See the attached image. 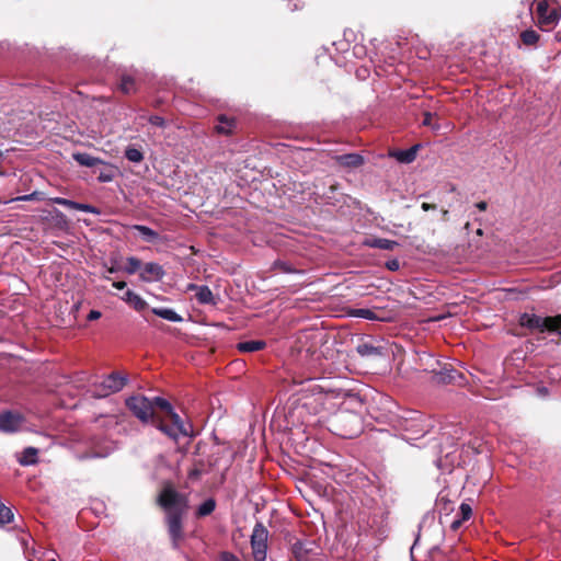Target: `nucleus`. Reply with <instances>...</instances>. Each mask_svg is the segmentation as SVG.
I'll return each instance as SVG.
<instances>
[{
    "mask_svg": "<svg viewBox=\"0 0 561 561\" xmlns=\"http://www.w3.org/2000/svg\"><path fill=\"white\" fill-rule=\"evenodd\" d=\"M319 381L309 380V385L306 388L304 396L302 407L312 412L313 414H318L322 411H334L337 405V399L340 398V392L331 389L327 383V379H320Z\"/></svg>",
    "mask_w": 561,
    "mask_h": 561,
    "instance_id": "obj_1",
    "label": "nucleus"
},
{
    "mask_svg": "<svg viewBox=\"0 0 561 561\" xmlns=\"http://www.w3.org/2000/svg\"><path fill=\"white\" fill-rule=\"evenodd\" d=\"M522 327L539 332L557 333L561 336V314L540 317L535 313H523L519 318Z\"/></svg>",
    "mask_w": 561,
    "mask_h": 561,
    "instance_id": "obj_2",
    "label": "nucleus"
},
{
    "mask_svg": "<svg viewBox=\"0 0 561 561\" xmlns=\"http://www.w3.org/2000/svg\"><path fill=\"white\" fill-rule=\"evenodd\" d=\"M127 381V375L114 371L104 377L100 382L93 385L94 393L99 398H105L121 391L126 386Z\"/></svg>",
    "mask_w": 561,
    "mask_h": 561,
    "instance_id": "obj_3",
    "label": "nucleus"
},
{
    "mask_svg": "<svg viewBox=\"0 0 561 561\" xmlns=\"http://www.w3.org/2000/svg\"><path fill=\"white\" fill-rule=\"evenodd\" d=\"M159 504L167 511V515L172 513L183 515L187 508L186 499L170 486L164 488L160 493Z\"/></svg>",
    "mask_w": 561,
    "mask_h": 561,
    "instance_id": "obj_4",
    "label": "nucleus"
},
{
    "mask_svg": "<svg viewBox=\"0 0 561 561\" xmlns=\"http://www.w3.org/2000/svg\"><path fill=\"white\" fill-rule=\"evenodd\" d=\"M159 504L167 511V515L172 513L183 515L187 508L186 499L170 486L164 488L160 493Z\"/></svg>",
    "mask_w": 561,
    "mask_h": 561,
    "instance_id": "obj_5",
    "label": "nucleus"
},
{
    "mask_svg": "<svg viewBox=\"0 0 561 561\" xmlns=\"http://www.w3.org/2000/svg\"><path fill=\"white\" fill-rule=\"evenodd\" d=\"M268 530L262 523H256L251 535L252 556L255 561H265L267 556Z\"/></svg>",
    "mask_w": 561,
    "mask_h": 561,
    "instance_id": "obj_6",
    "label": "nucleus"
},
{
    "mask_svg": "<svg viewBox=\"0 0 561 561\" xmlns=\"http://www.w3.org/2000/svg\"><path fill=\"white\" fill-rule=\"evenodd\" d=\"M127 408L144 423L153 417V402L145 396H133L126 399Z\"/></svg>",
    "mask_w": 561,
    "mask_h": 561,
    "instance_id": "obj_7",
    "label": "nucleus"
},
{
    "mask_svg": "<svg viewBox=\"0 0 561 561\" xmlns=\"http://www.w3.org/2000/svg\"><path fill=\"white\" fill-rule=\"evenodd\" d=\"M295 561H324L321 548L312 540L298 541L293 546Z\"/></svg>",
    "mask_w": 561,
    "mask_h": 561,
    "instance_id": "obj_8",
    "label": "nucleus"
},
{
    "mask_svg": "<svg viewBox=\"0 0 561 561\" xmlns=\"http://www.w3.org/2000/svg\"><path fill=\"white\" fill-rule=\"evenodd\" d=\"M534 5L538 23L542 27H551L558 22L559 15L556 9H550V0H535Z\"/></svg>",
    "mask_w": 561,
    "mask_h": 561,
    "instance_id": "obj_9",
    "label": "nucleus"
},
{
    "mask_svg": "<svg viewBox=\"0 0 561 561\" xmlns=\"http://www.w3.org/2000/svg\"><path fill=\"white\" fill-rule=\"evenodd\" d=\"M23 424V417L19 413L7 411L0 414V431L5 433L16 432Z\"/></svg>",
    "mask_w": 561,
    "mask_h": 561,
    "instance_id": "obj_10",
    "label": "nucleus"
},
{
    "mask_svg": "<svg viewBox=\"0 0 561 561\" xmlns=\"http://www.w3.org/2000/svg\"><path fill=\"white\" fill-rule=\"evenodd\" d=\"M182 516L183 515H180L179 513L167 515L168 529L174 547H178L179 541L183 537Z\"/></svg>",
    "mask_w": 561,
    "mask_h": 561,
    "instance_id": "obj_11",
    "label": "nucleus"
},
{
    "mask_svg": "<svg viewBox=\"0 0 561 561\" xmlns=\"http://www.w3.org/2000/svg\"><path fill=\"white\" fill-rule=\"evenodd\" d=\"M164 276V270L162 266L154 262L146 263L141 270L139 277L146 283L159 282Z\"/></svg>",
    "mask_w": 561,
    "mask_h": 561,
    "instance_id": "obj_12",
    "label": "nucleus"
},
{
    "mask_svg": "<svg viewBox=\"0 0 561 561\" xmlns=\"http://www.w3.org/2000/svg\"><path fill=\"white\" fill-rule=\"evenodd\" d=\"M186 291H195V297L199 304L215 305L214 295L208 286H205V285L199 286V285L191 283L186 286Z\"/></svg>",
    "mask_w": 561,
    "mask_h": 561,
    "instance_id": "obj_13",
    "label": "nucleus"
},
{
    "mask_svg": "<svg viewBox=\"0 0 561 561\" xmlns=\"http://www.w3.org/2000/svg\"><path fill=\"white\" fill-rule=\"evenodd\" d=\"M364 244L369 248L381 249L392 251L394 248L399 245V243L394 240H389L385 238H370L364 241Z\"/></svg>",
    "mask_w": 561,
    "mask_h": 561,
    "instance_id": "obj_14",
    "label": "nucleus"
},
{
    "mask_svg": "<svg viewBox=\"0 0 561 561\" xmlns=\"http://www.w3.org/2000/svg\"><path fill=\"white\" fill-rule=\"evenodd\" d=\"M121 298L137 311H142L148 306L147 302L138 294L130 289L126 290Z\"/></svg>",
    "mask_w": 561,
    "mask_h": 561,
    "instance_id": "obj_15",
    "label": "nucleus"
},
{
    "mask_svg": "<svg viewBox=\"0 0 561 561\" xmlns=\"http://www.w3.org/2000/svg\"><path fill=\"white\" fill-rule=\"evenodd\" d=\"M336 161L347 168H358L364 163V158L358 153H347L336 157Z\"/></svg>",
    "mask_w": 561,
    "mask_h": 561,
    "instance_id": "obj_16",
    "label": "nucleus"
},
{
    "mask_svg": "<svg viewBox=\"0 0 561 561\" xmlns=\"http://www.w3.org/2000/svg\"><path fill=\"white\" fill-rule=\"evenodd\" d=\"M419 145L413 146L407 150H398L394 152H391L390 156L396 158L401 163H411L416 158V152L419 149Z\"/></svg>",
    "mask_w": 561,
    "mask_h": 561,
    "instance_id": "obj_17",
    "label": "nucleus"
},
{
    "mask_svg": "<svg viewBox=\"0 0 561 561\" xmlns=\"http://www.w3.org/2000/svg\"><path fill=\"white\" fill-rule=\"evenodd\" d=\"M73 159L83 167L92 168L98 164H106L103 160L95 158L85 152H76L73 153Z\"/></svg>",
    "mask_w": 561,
    "mask_h": 561,
    "instance_id": "obj_18",
    "label": "nucleus"
},
{
    "mask_svg": "<svg viewBox=\"0 0 561 561\" xmlns=\"http://www.w3.org/2000/svg\"><path fill=\"white\" fill-rule=\"evenodd\" d=\"M236 127V121L233 118H229L226 115H220L218 117V124L216 126V130L222 135H229L232 133Z\"/></svg>",
    "mask_w": 561,
    "mask_h": 561,
    "instance_id": "obj_19",
    "label": "nucleus"
},
{
    "mask_svg": "<svg viewBox=\"0 0 561 561\" xmlns=\"http://www.w3.org/2000/svg\"><path fill=\"white\" fill-rule=\"evenodd\" d=\"M151 311L156 316L171 322H181L183 320V318L179 313H176L173 309L170 308H152Z\"/></svg>",
    "mask_w": 561,
    "mask_h": 561,
    "instance_id": "obj_20",
    "label": "nucleus"
},
{
    "mask_svg": "<svg viewBox=\"0 0 561 561\" xmlns=\"http://www.w3.org/2000/svg\"><path fill=\"white\" fill-rule=\"evenodd\" d=\"M133 229L138 231L141 238L147 242H156L159 240V233L147 226L135 225Z\"/></svg>",
    "mask_w": 561,
    "mask_h": 561,
    "instance_id": "obj_21",
    "label": "nucleus"
},
{
    "mask_svg": "<svg viewBox=\"0 0 561 561\" xmlns=\"http://www.w3.org/2000/svg\"><path fill=\"white\" fill-rule=\"evenodd\" d=\"M265 342L263 341H244L237 344V348L242 353H253L264 348Z\"/></svg>",
    "mask_w": 561,
    "mask_h": 561,
    "instance_id": "obj_22",
    "label": "nucleus"
},
{
    "mask_svg": "<svg viewBox=\"0 0 561 561\" xmlns=\"http://www.w3.org/2000/svg\"><path fill=\"white\" fill-rule=\"evenodd\" d=\"M38 449L34 447H27L23 450L22 457L19 458V462L22 466H31L37 462Z\"/></svg>",
    "mask_w": 561,
    "mask_h": 561,
    "instance_id": "obj_23",
    "label": "nucleus"
},
{
    "mask_svg": "<svg viewBox=\"0 0 561 561\" xmlns=\"http://www.w3.org/2000/svg\"><path fill=\"white\" fill-rule=\"evenodd\" d=\"M125 157L128 161L134 163H139L144 160V153L135 147H127L125 150Z\"/></svg>",
    "mask_w": 561,
    "mask_h": 561,
    "instance_id": "obj_24",
    "label": "nucleus"
},
{
    "mask_svg": "<svg viewBox=\"0 0 561 561\" xmlns=\"http://www.w3.org/2000/svg\"><path fill=\"white\" fill-rule=\"evenodd\" d=\"M357 353L362 356H375L379 355L380 351L369 343H362L357 346Z\"/></svg>",
    "mask_w": 561,
    "mask_h": 561,
    "instance_id": "obj_25",
    "label": "nucleus"
},
{
    "mask_svg": "<svg viewBox=\"0 0 561 561\" xmlns=\"http://www.w3.org/2000/svg\"><path fill=\"white\" fill-rule=\"evenodd\" d=\"M520 38L525 45H535L539 39V34L533 30H526L520 34Z\"/></svg>",
    "mask_w": 561,
    "mask_h": 561,
    "instance_id": "obj_26",
    "label": "nucleus"
},
{
    "mask_svg": "<svg viewBox=\"0 0 561 561\" xmlns=\"http://www.w3.org/2000/svg\"><path fill=\"white\" fill-rule=\"evenodd\" d=\"M141 267V261L135 256L127 257V265L125 266L124 271L133 275L135 274L139 268Z\"/></svg>",
    "mask_w": 561,
    "mask_h": 561,
    "instance_id": "obj_27",
    "label": "nucleus"
},
{
    "mask_svg": "<svg viewBox=\"0 0 561 561\" xmlns=\"http://www.w3.org/2000/svg\"><path fill=\"white\" fill-rule=\"evenodd\" d=\"M121 90L124 93H131L136 90L135 81L130 76H123L121 80Z\"/></svg>",
    "mask_w": 561,
    "mask_h": 561,
    "instance_id": "obj_28",
    "label": "nucleus"
},
{
    "mask_svg": "<svg viewBox=\"0 0 561 561\" xmlns=\"http://www.w3.org/2000/svg\"><path fill=\"white\" fill-rule=\"evenodd\" d=\"M169 416L172 421L171 425L174 426L175 430L180 431L182 434L186 435L187 431L179 414L173 410L171 413H169Z\"/></svg>",
    "mask_w": 561,
    "mask_h": 561,
    "instance_id": "obj_29",
    "label": "nucleus"
},
{
    "mask_svg": "<svg viewBox=\"0 0 561 561\" xmlns=\"http://www.w3.org/2000/svg\"><path fill=\"white\" fill-rule=\"evenodd\" d=\"M215 506L216 504L214 500H206L204 503L199 505L197 513L199 516L209 515L215 510Z\"/></svg>",
    "mask_w": 561,
    "mask_h": 561,
    "instance_id": "obj_30",
    "label": "nucleus"
},
{
    "mask_svg": "<svg viewBox=\"0 0 561 561\" xmlns=\"http://www.w3.org/2000/svg\"><path fill=\"white\" fill-rule=\"evenodd\" d=\"M13 513L4 504L0 503V526L8 524L12 520Z\"/></svg>",
    "mask_w": 561,
    "mask_h": 561,
    "instance_id": "obj_31",
    "label": "nucleus"
},
{
    "mask_svg": "<svg viewBox=\"0 0 561 561\" xmlns=\"http://www.w3.org/2000/svg\"><path fill=\"white\" fill-rule=\"evenodd\" d=\"M158 428L162 433H164L165 435H168L169 437H171L173 439H176L179 436L183 435L180 431L175 430V427L172 425H164V424L160 423L158 425Z\"/></svg>",
    "mask_w": 561,
    "mask_h": 561,
    "instance_id": "obj_32",
    "label": "nucleus"
},
{
    "mask_svg": "<svg viewBox=\"0 0 561 561\" xmlns=\"http://www.w3.org/2000/svg\"><path fill=\"white\" fill-rule=\"evenodd\" d=\"M151 401L153 402V408L158 407L161 410L165 411L168 414L173 411V408L170 404V402L161 397H156Z\"/></svg>",
    "mask_w": 561,
    "mask_h": 561,
    "instance_id": "obj_33",
    "label": "nucleus"
},
{
    "mask_svg": "<svg viewBox=\"0 0 561 561\" xmlns=\"http://www.w3.org/2000/svg\"><path fill=\"white\" fill-rule=\"evenodd\" d=\"M353 316L368 320H375L377 318L375 312L370 309H356L353 311Z\"/></svg>",
    "mask_w": 561,
    "mask_h": 561,
    "instance_id": "obj_34",
    "label": "nucleus"
},
{
    "mask_svg": "<svg viewBox=\"0 0 561 561\" xmlns=\"http://www.w3.org/2000/svg\"><path fill=\"white\" fill-rule=\"evenodd\" d=\"M54 203L77 210L78 202L70 201L64 197H56L53 199Z\"/></svg>",
    "mask_w": 561,
    "mask_h": 561,
    "instance_id": "obj_35",
    "label": "nucleus"
},
{
    "mask_svg": "<svg viewBox=\"0 0 561 561\" xmlns=\"http://www.w3.org/2000/svg\"><path fill=\"white\" fill-rule=\"evenodd\" d=\"M459 512H460V515H461V519L465 522V520H468L471 515H472V510L470 507L469 504L467 503H462L459 507Z\"/></svg>",
    "mask_w": 561,
    "mask_h": 561,
    "instance_id": "obj_36",
    "label": "nucleus"
},
{
    "mask_svg": "<svg viewBox=\"0 0 561 561\" xmlns=\"http://www.w3.org/2000/svg\"><path fill=\"white\" fill-rule=\"evenodd\" d=\"M77 210H81V211L90 213V214H94V215L100 214V210L96 207L89 205V204L78 203Z\"/></svg>",
    "mask_w": 561,
    "mask_h": 561,
    "instance_id": "obj_37",
    "label": "nucleus"
},
{
    "mask_svg": "<svg viewBox=\"0 0 561 561\" xmlns=\"http://www.w3.org/2000/svg\"><path fill=\"white\" fill-rule=\"evenodd\" d=\"M434 117L435 116L433 114L425 113V116H424V119H423V125L424 126H430L434 130L438 129L439 126L433 122Z\"/></svg>",
    "mask_w": 561,
    "mask_h": 561,
    "instance_id": "obj_38",
    "label": "nucleus"
},
{
    "mask_svg": "<svg viewBox=\"0 0 561 561\" xmlns=\"http://www.w3.org/2000/svg\"><path fill=\"white\" fill-rule=\"evenodd\" d=\"M114 179V173L111 172V171H106V172H101L98 176V180L102 183H107V182H111L113 181Z\"/></svg>",
    "mask_w": 561,
    "mask_h": 561,
    "instance_id": "obj_39",
    "label": "nucleus"
},
{
    "mask_svg": "<svg viewBox=\"0 0 561 561\" xmlns=\"http://www.w3.org/2000/svg\"><path fill=\"white\" fill-rule=\"evenodd\" d=\"M275 266L278 267L284 273H294V272H296V270H294L286 262H276Z\"/></svg>",
    "mask_w": 561,
    "mask_h": 561,
    "instance_id": "obj_40",
    "label": "nucleus"
},
{
    "mask_svg": "<svg viewBox=\"0 0 561 561\" xmlns=\"http://www.w3.org/2000/svg\"><path fill=\"white\" fill-rule=\"evenodd\" d=\"M220 561H241V560L236 554L226 551L220 554Z\"/></svg>",
    "mask_w": 561,
    "mask_h": 561,
    "instance_id": "obj_41",
    "label": "nucleus"
},
{
    "mask_svg": "<svg viewBox=\"0 0 561 561\" xmlns=\"http://www.w3.org/2000/svg\"><path fill=\"white\" fill-rule=\"evenodd\" d=\"M386 266L390 271H398L400 268V263L397 259L390 260L386 263Z\"/></svg>",
    "mask_w": 561,
    "mask_h": 561,
    "instance_id": "obj_42",
    "label": "nucleus"
},
{
    "mask_svg": "<svg viewBox=\"0 0 561 561\" xmlns=\"http://www.w3.org/2000/svg\"><path fill=\"white\" fill-rule=\"evenodd\" d=\"M149 122H150L152 125H156V126H160V127L164 126V119H163L161 116H157V115L151 116V117L149 118Z\"/></svg>",
    "mask_w": 561,
    "mask_h": 561,
    "instance_id": "obj_43",
    "label": "nucleus"
},
{
    "mask_svg": "<svg viewBox=\"0 0 561 561\" xmlns=\"http://www.w3.org/2000/svg\"><path fill=\"white\" fill-rule=\"evenodd\" d=\"M439 375L442 376L440 380H443V381H451V380H455L456 371L455 370H450L446 376L443 373H440Z\"/></svg>",
    "mask_w": 561,
    "mask_h": 561,
    "instance_id": "obj_44",
    "label": "nucleus"
},
{
    "mask_svg": "<svg viewBox=\"0 0 561 561\" xmlns=\"http://www.w3.org/2000/svg\"><path fill=\"white\" fill-rule=\"evenodd\" d=\"M101 312L99 310H91L87 317L89 321H94L101 318Z\"/></svg>",
    "mask_w": 561,
    "mask_h": 561,
    "instance_id": "obj_45",
    "label": "nucleus"
},
{
    "mask_svg": "<svg viewBox=\"0 0 561 561\" xmlns=\"http://www.w3.org/2000/svg\"><path fill=\"white\" fill-rule=\"evenodd\" d=\"M35 196H36V193L34 192L32 194L19 196L14 201H33L35 198Z\"/></svg>",
    "mask_w": 561,
    "mask_h": 561,
    "instance_id": "obj_46",
    "label": "nucleus"
},
{
    "mask_svg": "<svg viewBox=\"0 0 561 561\" xmlns=\"http://www.w3.org/2000/svg\"><path fill=\"white\" fill-rule=\"evenodd\" d=\"M113 287L121 290L126 287V283L124 280L113 282Z\"/></svg>",
    "mask_w": 561,
    "mask_h": 561,
    "instance_id": "obj_47",
    "label": "nucleus"
},
{
    "mask_svg": "<svg viewBox=\"0 0 561 561\" xmlns=\"http://www.w3.org/2000/svg\"><path fill=\"white\" fill-rule=\"evenodd\" d=\"M421 207H422V209H423L424 211H427V210H431V209H435V208H436V205H434V204H428V203H423Z\"/></svg>",
    "mask_w": 561,
    "mask_h": 561,
    "instance_id": "obj_48",
    "label": "nucleus"
},
{
    "mask_svg": "<svg viewBox=\"0 0 561 561\" xmlns=\"http://www.w3.org/2000/svg\"><path fill=\"white\" fill-rule=\"evenodd\" d=\"M476 207H477L479 210L484 211V210L488 208V204H486V202H483V201H482V202L477 203V204H476Z\"/></svg>",
    "mask_w": 561,
    "mask_h": 561,
    "instance_id": "obj_49",
    "label": "nucleus"
},
{
    "mask_svg": "<svg viewBox=\"0 0 561 561\" xmlns=\"http://www.w3.org/2000/svg\"><path fill=\"white\" fill-rule=\"evenodd\" d=\"M462 519L459 518V519H455L453 523H451V529L456 530L460 527V525L462 524Z\"/></svg>",
    "mask_w": 561,
    "mask_h": 561,
    "instance_id": "obj_50",
    "label": "nucleus"
},
{
    "mask_svg": "<svg viewBox=\"0 0 561 561\" xmlns=\"http://www.w3.org/2000/svg\"><path fill=\"white\" fill-rule=\"evenodd\" d=\"M112 262H113V265L111 267H107V270H106L107 273H110V274L115 273V272H117L119 270V267L116 266V261L112 260Z\"/></svg>",
    "mask_w": 561,
    "mask_h": 561,
    "instance_id": "obj_51",
    "label": "nucleus"
},
{
    "mask_svg": "<svg viewBox=\"0 0 561 561\" xmlns=\"http://www.w3.org/2000/svg\"><path fill=\"white\" fill-rule=\"evenodd\" d=\"M44 561H57V557L55 554H47Z\"/></svg>",
    "mask_w": 561,
    "mask_h": 561,
    "instance_id": "obj_52",
    "label": "nucleus"
},
{
    "mask_svg": "<svg viewBox=\"0 0 561 561\" xmlns=\"http://www.w3.org/2000/svg\"><path fill=\"white\" fill-rule=\"evenodd\" d=\"M199 473H201V472H199L198 470L194 469V470H192V471L190 472V477H191V478H197V477L199 476Z\"/></svg>",
    "mask_w": 561,
    "mask_h": 561,
    "instance_id": "obj_53",
    "label": "nucleus"
},
{
    "mask_svg": "<svg viewBox=\"0 0 561 561\" xmlns=\"http://www.w3.org/2000/svg\"><path fill=\"white\" fill-rule=\"evenodd\" d=\"M442 214H443V218H444V219H447V217H448V210L444 209V210L442 211Z\"/></svg>",
    "mask_w": 561,
    "mask_h": 561,
    "instance_id": "obj_54",
    "label": "nucleus"
},
{
    "mask_svg": "<svg viewBox=\"0 0 561 561\" xmlns=\"http://www.w3.org/2000/svg\"><path fill=\"white\" fill-rule=\"evenodd\" d=\"M482 233H483V232H482V229H480V228H479V229L477 230V234L481 236Z\"/></svg>",
    "mask_w": 561,
    "mask_h": 561,
    "instance_id": "obj_55",
    "label": "nucleus"
},
{
    "mask_svg": "<svg viewBox=\"0 0 561 561\" xmlns=\"http://www.w3.org/2000/svg\"><path fill=\"white\" fill-rule=\"evenodd\" d=\"M103 278L106 279V280L111 279V277L108 275H103Z\"/></svg>",
    "mask_w": 561,
    "mask_h": 561,
    "instance_id": "obj_56",
    "label": "nucleus"
},
{
    "mask_svg": "<svg viewBox=\"0 0 561 561\" xmlns=\"http://www.w3.org/2000/svg\"><path fill=\"white\" fill-rule=\"evenodd\" d=\"M465 228H466V229H470V224H469V222H467V224L465 225Z\"/></svg>",
    "mask_w": 561,
    "mask_h": 561,
    "instance_id": "obj_57",
    "label": "nucleus"
},
{
    "mask_svg": "<svg viewBox=\"0 0 561 561\" xmlns=\"http://www.w3.org/2000/svg\"><path fill=\"white\" fill-rule=\"evenodd\" d=\"M540 392H541V393H547V389H546V388H542V389L540 390Z\"/></svg>",
    "mask_w": 561,
    "mask_h": 561,
    "instance_id": "obj_58",
    "label": "nucleus"
}]
</instances>
